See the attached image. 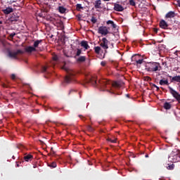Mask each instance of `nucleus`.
Instances as JSON below:
<instances>
[{
    "label": "nucleus",
    "mask_w": 180,
    "mask_h": 180,
    "mask_svg": "<svg viewBox=\"0 0 180 180\" xmlns=\"http://www.w3.org/2000/svg\"><path fill=\"white\" fill-rule=\"evenodd\" d=\"M145 70L148 72H157V71H161L162 68L160 63L150 62L146 64Z\"/></svg>",
    "instance_id": "1"
},
{
    "label": "nucleus",
    "mask_w": 180,
    "mask_h": 180,
    "mask_svg": "<svg viewBox=\"0 0 180 180\" xmlns=\"http://www.w3.org/2000/svg\"><path fill=\"white\" fill-rule=\"evenodd\" d=\"M62 70H65V71L68 73V75L65 77V84H71L72 81H75L77 72L72 70H68L67 68H65V63H64V65L62 67Z\"/></svg>",
    "instance_id": "2"
},
{
    "label": "nucleus",
    "mask_w": 180,
    "mask_h": 180,
    "mask_svg": "<svg viewBox=\"0 0 180 180\" xmlns=\"http://www.w3.org/2000/svg\"><path fill=\"white\" fill-rule=\"evenodd\" d=\"M176 16V13L174 11H169L165 16V19L167 23H174V20Z\"/></svg>",
    "instance_id": "3"
},
{
    "label": "nucleus",
    "mask_w": 180,
    "mask_h": 180,
    "mask_svg": "<svg viewBox=\"0 0 180 180\" xmlns=\"http://www.w3.org/2000/svg\"><path fill=\"white\" fill-rule=\"evenodd\" d=\"M108 44H109V41L108 40V39L103 37L101 39V43L100 44L101 47H102V49H103V50H105L103 57H105V56L108 53V49H109V46Z\"/></svg>",
    "instance_id": "4"
},
{
    "label": "nucleus",
    "mask_w": 180,
    "mask_h": 180,
    "mask_svg": "<svg viewBox=\"0 0 180 180\" xmlns=\"http://www.w3.org/2000/svg\"><path fill=\"white\" fill-rule=\"evenodd\" d=\"M8 57H10V58L17 59L18 56H19V54H23V51H22L20 49H18L17 51H8Z\"/></svg>",
    "instance_id": "5"
},
{
    "label": "nucleus",
    "mask_w": 180,
    "mask_h": 180,
    "mask_svg": "<svg viewBox=\"0 0 180 180\" xmlns=\"http://www.w3.org/2000/svg\"><path fill=\"white\" fill-rule=\"evenodd\" d=\"M112 82L108 79H101L98 81V85L101 86L102 89H105V88H109Z\"/></svg>",
    "instance_id": "6"
},
{
    "label": "nucleus",
    "mask_w": 180,
    "mask_h": 180,
    "mask_svg": "<svg viewBox=\"0 0 180 180\" xmlns=\"http://www.w3.org/2000/svg\"><path fill=\"white\" fill-rule=\"evenodd\" d=\"M169 94L173 96V98H175L176 101L180 103V94L178 93V91H175L174 89H172V87L169 86Z\"/></svg>",
    "instance_id": "7"
},
{
    "label": "nucleus",
    "mask_w": 180,
    "mask_h": 180,
    "mask_svg": "<svg viewBox=\"0 0 180 180\" xmlns=\"http://www.w3.org/2000/svg\"><path fill=\"white\" fill-rule=\"evenodd\" d=\"M96 75L89 77L86 79L87 84H91V85H94V86H98V82H96Z\"/></svg>",
    "instance_id": "8"
},
{
    "label": "nucleus",
    "mask_w": 180,
    "mask_h": 180,
    "mask_svg": "<svg viewBox=\"0 0 180 180\" xmlns=\"http://www.w3.org/2000/svg\"><path fill=\"white\" fill-rule=\"evenodd\" d=\"M98 33L100 34H102L103 36H106V34H109V27L108 28L106 26L99 27Z\"/></svg>",
    "instance_id": "9"
},
{
    "label": "nucleus",
    "mask_w": 180,
    "mask_h": 180,
    "mask_svg": "<svg viewBox=\"0 0 180 180\" xmlns=\"http://www.w3.org/2000/svg\"><path fill=\"white\" fill-rule=\"evenodd\" d=\"M93 5L95 9H102V8H103V5L102 4V0H95L93 2Z\"/></svg>",
    "instance_id": "10"
},
{
    "label": "nucleus",
    "mask_w": 180,
    "mask_h": 180,
    "mask_svg": "<svg viewBox=\"0 0 180 180\" xmlns=\"http://www.w3.org/2000/svg\"><path fill=\"white\" fill-rule=\"evenodd\" d=\"M114 11H116L117 12H123L124 8H123L122 5L115 3L114 4Z\"/></svg>",
    "instance_id": "11"
},
{
    "label": "nucleus",
    "mask_w": 180,
    "mask_h": 180,
    "mask_svg": "<svg viewBox=\"0 0 180 180\" xmlns=\"http://www.w3.org/2000/svg\"><path fill=\"white\" fill-rule=\"evenodd\" d=\"M169 158L171 160L172 162H177L178 161H180V156L178 154H176L173 156L171 155Z\"/></svg>",
    "instance_id": "12"
},
{
    "label": "nucleus",
    "mask_w": 180,
    "mask_h": 180,
    "mask_svg": "<svg viewBox=\"0 0 180 180\" xmlns=\"http://www.w3.org/2000/svg\"><path fill=\"white\" fill-rule=\"evenodd\" d=\"M160 27H161V29H168V22L165 20H161L160 22Z\"/></svg>",
    "instance_id": "13"
},
{
    "label": "nucleus",
    "mask_w": 180,
    "mask_h": 180,
    "mask_svg": "<svg viewBox=\"0 0 180 180\" xmlns=\"http://www.w3.org/2000/svg\"><path fill=\"white\" fill-rule=\"evenodd\" d=\"M10 20L11 23H15V22H19V16L18 14H13L10 18Z\"/></svg>",
    "instance_id": "14"
},
{
    "label": "nucleus",
    "mask_w": 180,
    "mask_h": 180,
    "mask_svg": "<svg viewBox=\"0 0 180 180\" xmlns=\"http://www.w3.org/2000/svg\"><path fill=\"white\" fill-rule=\"evenodd\" d=\"M169 78H170L171 82H179L180 83V76H174L172 77V76L168 75Z\"/></svg>",
    "instance_id": "15"
},
{
    "label": "nucleus",
    "mask_w": 180,
    "mask_h": 180,
    "mask_svg": "<svg viewBox=\"0 0 180 180\" xmlns=\"http://www.w3.org/2000/svg\"><path fill=\"white\" fill-rule=\"evenodd\" d=\"M32 160H33L32 155L28 154L24 156V160L26 161V162H29V161H32Z\"/></svg>",
    "instance_id": "16"
},
{
    "label": "nucleus",
    "mask_w": 180,
    "mask_h": 180,
    "mask_svg": "<svg viewBox=\"0 0 180 180\" xmlns=\"http://www.w3.org/2000/svg\"><path fill=\"white\" fill-rule=\"evenodd\" d=\"M3 12L5 15H9V13H12V12H13V8L8 7L6 9L3 10Z\"/></svg>",
    "instance_id": "17"
},
{
    "label": "nucleus",
    "mask_w": 180,
    "mask_h": 180,
    "mask_svg": "<svg viewBox=\"0 0 180 180\" xmlns=\"http://www.w3.org/2000/svg\"><path fill=\"white\" fill-rule=\"evenodd\" d=\"M164 109L166 110H169L171 108H172V105H171V103L165 102L163 105Z\"/></svg>",
    "instance_id": "18"
},
{
    "label": "nucleus",
    "mask_w": 180,
    "mask_h": 180,
    "mask_svg": "<svg viewBox=\"0 0 180 180\" xmlns=\"http://www.w3.org/2000/svg\"><path fill=\"white\" fill-rule=\"evenodd\" d=\"M25 51L27 53H33V51H36V49L34 46H27L25 48Z\"/></svg>",
    "instance_id": "19"
},
{
    "label": "nucleus",
    "mask_w": 180,
    "mask_h": 180,
    "mask_svg": "<svg viewBox=\"0 0 180 180\" xmlns=\"http://www.w3.org/2000/svg\"><path fill=\"white\" fill-rule=\"evenodd\" d=\"M81 46H82V47H84V49H85V50H88V49H89V45H88V41H82L81 42Z\"/></svg>",
    "instance_id": "20"
},
{
    "label": "nucleus",
    "mask_w": 180,
    "mask_h": 180,
    "mask_svg": "<svg viewBox=\"0 0 180 180\" xmlns=\"http://www.w3.org/2000/svg\"><path fill=\"white\" fill-rule=\"evenodd\" d=\"M107 25H110L111 27H112V29H116V27H117V25H116V24H115V22L109 20L106 22Z\"/></svg>",
    "instance_id": "21"
},
{
    "label": "nucleus",
    "mask_w": 180,
    "mask_h": 180,
    "mask_svg": "<svg viewBox=\"0 0 180 180\" xmlns=\"http://www.w3.org/2000/svg\"><path fill=\"white\" fill-rule=\"evenodd\" d=\"M86 60V56H79L77 59V63H84L85 62Z\"/></svg>",
    "instance_id": "22"
},
{
    "label": "nucleus",
    "mask_w": 180,
    "mask_h": 180,
    "mask_svg": "<svg viewBox=\"0 0 180 180\" xmlns=\"http://www.w3.org/2000/svg\"><path fill=\"white\" fill-rule=\"evenodd\" d=\"M160 85H169V83L168 82V79H160L159 82Z\"/></svg>",
    "instance_id": "23"
},
{
    "label": "nucleus",
    "mask_w": 180,
    "mask_h": 180,
    "mask_svg": "<svg viewBox=\"0 0 180 180\" xmlns=\"http://www.w3.org/2000/svg\"><path fill=\"white\" fill-rule=\"evenodd\" d=\"M41 41H43V40H37L34 42V47L35 49H37V47H39V46L40 45V44L41 43Z\"/></svg>",
    "instance_id": "24"
},
{
    "label": "nucleus",
    "mask_w": 180,
    "mask_h": 180,
    "mask_svg": "<svg viewBox=\"0 0 180 180\" xmlns=\"http://www.w3.org/2000/svg\"><path fill=\"white\" fill-rule=\"evenodd\" d=\"M58 11H59L60 13H65L67 8H64V6H59Z\"/></svg>",
    "instance_id": "25"
},
{
    "label": "nucleus",
    "mask_w": 180,
    "mask_h": 180,
    "mask_svg": "<svg viewBox=\"0 0 180 180\" xmlns=\"http://www.w3.org/2000/svg\"><path fill=\"white\" fill-rule=\"evenodd\" d=\"M101 50H102L101 46H95L94 47V51H95L96 54H100L101 53Z\"/></svg>",
    "instance_id": "26"
},
{
    "label": "nucleus",
    "mask_w": 180,
    "mask_h": 180,
    "mask_svg": "<svg viewBox=\"0 0 180 180\" xmlns=\"http://www.w3.org/2000/svg\"><path fill=\"white\" fill-rule=\"evenodd\" d=\"M112 86H115V88H120V83H119V82H114L112 84Z\"/></svg>",
    "instance_id": "27"
},
{
    "label": "nucleus",
    "mask_w": 180,
    "mask_h": 180,
    "mask_svg": "<svg viewBox=\"0 0 180 180\" xmlns=\"http://www.w3.org/2000/svg\"><path fill=\"white\" fill-rule=\"evenodd\" d=\"M167 169H169L170 171H172L174 168H175V165L172 164V165H168V166L166 167Z\"/></svg>",
    "instance_id": "28"
},
{
    "label": "nucleus",
    "mask_w": 180,
    "mask_h": 180,
    "mask_svg": "<svg viewBox=\"0 0 180 180\" xmlns=\"http://www.w3.org/2000/svg\"><path fill=\"white\" fill-rule=\"evenodd\" d=\"M76 9H77V11H79L80 9H84V7H82V4H77L76 5Z\"/></svg>",
    "instance_id": "29"
},
{
    "label": "nucleus",
    "mask_w": 180,
    "mask_h": 180,
    "mask_svg": "<svg viewBox=\"0 0 180 180\" xmlns=\"http://www.w3.org/2000/svg\"><path fill=\"white\" fill-rule=\"evenodd\" d=\"M49 167H51V168H56L57 167V163L56 162H53L49 165Z\"/></svg>",
    "instance_id": "30"
},
{
    "label": "nucleus",
    "mask_w": 180,
    "mask_h": 180,
    "mask_svg": "<svg viewBox=\"0 0 180 180\" xmlns=\"http://www.w3.org/2000/svg\"><path fill=\"white\" fill-rule=\"evenodd\" d=\"M91 22H93L94 24L96 23V22H98V19H96V18H95L94 16H93L91 19Z\"/></svg>",
    "instance_id": "31"
},
{
    "label": "nucleus",
    "mask_w": 180,
    "mask_h": 180,
    "mask_svg": "<svg viewBox=\"0 0 180 180\" xmlns=\"http://www.w3.org/2000/svg\"><path fill=\"white\" fill-rule=\"evenodd\" d=\"M81 53H82V51H81V49H77V51L76 53V56L79 57V56H81Z\"/></svg>",
    "instance_id": "32"
},
{
    "label": "nucleus",
    "mask_w": 180,
    "mask_h": 180,
    "mask_svg": "<svg viewBox=\"0 0 180 180\" xmlns=\"http://www.w3.org/2000/svg\"><path fill=\"white\" fill-rule=\"evenodd\" d=\"M129 5H131V6H136V1H134V0H129Z\"/></svg>",
    "instance_id": "33"
},
{
    "label": "nucleus",
    "mask_w": 180,
    "mask_h": 180,
    "mask_svg": "<svg viewBox=\"0 0 180 180\" xmlns=\"http://www.w3.org/2000/svg\"><path fill=\"white\" fill-rule=\"evenodd\" d=\"M144 81H147V82L151 81V77H148V76H146L143 77Z\"/></svg>",
    "instance_id": "34"
},
{
    "label": "nucleus",
    "mask_w": 180,
    "mask_h": 180,
    "mask_svg": "<svg viewBox=\"0 0 180 180\" xmlns=\"http://www.w3.org/2000/svg\"><path fill=\"white\" fill-rule=\"evenodd\" d=\"M87 130L88 131H94V129L90 125L87 126Z\"/></svg>",
    "instance_id": "35"
},
{
    "label": "nucleus",
    "mask_w": 180,
    "mask_h": 180,
    "mask_svg": "<svg viewBox=\"0 0 180 180\" xmlns=\"http://www.w3.org/2000/svg\"><path fill=\"white\" fill-rule=\"evenodd\" d=\"M15 36H16V33H15V32L10 34L11 39H13V37H15Z\"/></svg>",
    "instance_id": "36"
},
{
    "label": "nucleus",
    "mask_w": 180,
    "mask_h": 180,
    "mask_svg": "<svg viewBox=\"0 0 180 180\" xmlns=\"http://www.w3.org/2000/svg\"><path fill=\"white\" fill-rule=\"evenodd\" d=\"M143 59L136 60V64H143Z\"/></svg>",
    "instance_id": "37"
},
{
    "label": "nucleus",
    "mask_w": 180,
    "mask_h": 180,
    "mask_svg": "<svg viewBox=\"0 0 180 180\" xmlns=\"http://www.w3.org/2000/svg\"><path fill=\"white\" fill-rule=\"evenodd\" d=\"M42 72H47V67L46 66L42 67Z\"/></svg>",
    "instance_id": "38"
},
{
    "label": "nucleus",
    "mask_w": 180,
    "mask_h": 180,
    "mask_svg": "<svg viewBox=\"0 0 180 180\" xmlns=\"http://www.w3.org/2000/svg\"><path fill=\"white\" fill-rule=\"evenodd\" d=\"M53 61H58V56H53Z\"/></svg>",
    "instance_id": "39"
},
{
    "label": "nucleus",
    "mask_w": 180,
    "mask_h": 180,
    "mask_svg": "<svg viewBox=\"0 0 180 180\" xmlns=\"http://www.w3.org/2000/svg\"><path fill=\"white\" fill-rule=\"evenodd\" d=\"M11 79H16V75L15 74L11 75Z\"/></svg>",
    "instance_id": "40"
},
{
    "label": "nucleus",
    "mask_w": 180,
    "mask_h": 180,
    "mask_svg": "<svg viewBox=\"0 0 180 180\" xmlns=\"http://www.w3.org/2000/svg\"><path fill=\"white\" fill-rule=\"evenodd\" d=\"M101 65H102V67H105V65H106V62L102 61L101 63Z\"/></svg>",
    "instance_id": "41"
},
{
    "label": "nucleus",
    "mask_w": 180,
    "mask_h": 180,
    "mask_svg": "<svg viewBox=\"0 0 180 180\" xmlns=\"http://www.w3.org/2000/svg\"><path fill=\"white\" fill-rule=\"evenodd\" d=\"M101 9H103V11H110V9L106 8V7H105L103 6V8Z\"/></svg>",
    "instance_id": "42"
},
{
    "label": "nucleus",
    "mask_w": 180,
    "mask_h": 180,
    "mask_svg": "<svg viewBox=\"0 0 180 180\" xmlns=\"http://www.w3.org/2000/svg\"><path fill=\"white\" fill-rule=\"evenodd\" d=\"M2 86H3V88H8L9 86H8V84H2Z\"/></svg>",
    "instance_id": "43"
},
{
    "label": "nucleus",
    "mask_w": 180,
    "mask_h": 180,
    "mask_svg": "<svg viewBox=\"0 0 180 180\" xmlns=\"http://www.w3.org/2000/svg\"><path fill=\"white\" fill-rule=\"evenodd\" d=\"M79 117H80V119H82L83 120H85V117H84L82 115H79Z\"/></svg>",
    "instance_id": "44"
},
{
    "label": "nucleus",
    "mask_w": 180,
    "mask_h": 180,
    "mask_svg": "<svg viewBox=\"0 0 180 180\" xmlns=\"http://www.w3.org/2000/svg\"><path fill=\"white\" fill-rule=\"evenodd\" d=\"M177 5H178V6L180 7V0H178V1H177Z\"/></svg>",
    "instance_id": "45"
},
{
    "label": "nucleus",
    "mask_w": 180,
    "mask_h": 180,
    "mask_svg": "<svg viewBox=\"0 0 180 180\" xmlns=\"http://www.w3.org/2000/svg\"><path fill=\"white\" fill-rule=\"evenodd\" d=\"M111 143H116V139H112Z\"/></svg>",
    "instance_id": "46"
},
{
    "label": "nucleus",
    "mask_w": 180,
    "mask_h": 180,
    "mask_svg": "<svg viewBox=\"0 0 180 180\" xmlns=\"http://www.w3.org/2000/svg\"><path fill=\"white\" fill-rule=\"evenodd\" d=\"M152 86H153V88H157V86L155 84H153Z\"/></svg>",
    "instance_id": "47"
},
{
    "label": "nucleus",
    "mask_w": 180,
    "mask_h": 180,
    "mask_svg": "<svg viewBox=\"0 0 180 180\" xmlns=\"http://www.w3.org/2000/svg\"><path fill=\"white\" fill-rule=\"evenodd\" d=\"M72 92H74V90H70V91H69V95H71V93Z\"/></svg>",
    "instance_id": "48"
},
{
    "label": "nucleus",
    "mask_w": 180,
    "mask_h": 180,
    "mask_svg": "<svg viewBox=\"0 0 180 180\" xmlns=\"http://www.w3.org/2000/svg\"><path fill=\"white\" fill-rule=\"evenodd\" d=\"M156 88V91H160V87H158V86H157V87H155Z\"/></svg>",
    "instance_id": "49"
},
{
    "label": "nucleus",
    "mask_w": 180,
    "mask_h": 180,
    "mask_svg": "<svg viewBox=\"0 0 180 180\" xmlns=\"http://www.w3.org/2000/svg\"><path fill=\"white\" fill-rule=\"evenodd\" d=\"M107 140H108V141H110L111 142L112 139L108 138Z\"/></svg>",
    "instance_id": "50"
},
{
    "label": "nucleus",
    "mask_w": 180,
    "mask_h": 180,
    "mask_svg": "<svg viewBox=\"0 0 180 180\" xmlns=\"http://www.w3.org/2000/svg\"><path fill=\"white\" fill-rule=\"evenodd\" d=\"M16 167H19V163H18V162H16Z\"/></svg>",
    "instance_id": "51"
},
{
    "label": "nucleus",
    "mask_w": 180,
    "mask_h": 180,
    "mask_svg": "<svg viewBox=\"0 0 180 180\" xmlns=\"http://www.w3.org/2000/svg\"><path fill=\"white\" fill-rule=\"evenodd\" d=\"M146 158H148V155H145Z\"/></svg>",
    "instance_id": "52"
},
{
    "label": "nucleus",
    "mask_w": 180,
    "mask_h": 180,
    "mask_svg": "<svg viewBox=\"0 0 180 180\" xmlns=\"http://www.w3.org/2000/svg\"><path fill=\"white\" fill-rule=\"evenodd\" d=\"M13 160H15V155L12 156Z\"/></svg>",
    "instance_id": "53"
},
{
    "label": "nucleus",
    "mask_w": 180,
    "mask_h": 180,
    "mask_svg": "<svg viewBox=\"0 0 180 180\" xmlns=\"http://www.w3.org/2000/svg\"><path fill=\"white\" fill-rule=\"evenodd\" d=\"M103 1H110V0H103Z\"/></svg>",
    "instance_id": "54"
},
{
    "label": "nucleus",
    "mask_w": 180,
    "mask_h": 180,
    "mask_svg": "<svg viewBox=\"0 0 180 180\" xmlns=\"http://www.w3.org/2000/svg\"><path fill=\"white\" fill-rule=\"evenodd\" d=\"M0 25H2V21H0Z\"/></svg>",
    "instance_id": "55"
},
{
    "label": "nucleus",
    "mask_w": 180,
    "mask_h": 180,
    "mask_svg": "<svg viewBox=\"0 0 180 180\" xmlns=\"http://www.w3.org/2000/svg\"><path fill=\"white\" fill-rule=\"evenodd\" d=\"M37 111L39 112V110H37Z\"/></svg>",
    "instance_id": "56"
},
{
    "label": "nucleus",
    "mask_w": 180,
    "mask_h": 180,
    "mask_svg": "<svg viewBox=\"0 0 180 180\" xmlns=\"http://www.w3.org/2000/svg\"><path fill=\"white\" fill-rule=\"evenodd\" d=\"M34 168H36V166H34Z\"/></svg>",
    "instance_id": "57"
}]
</instances>
